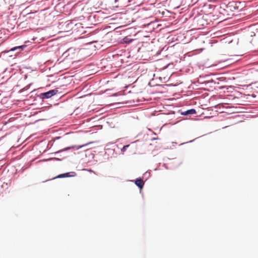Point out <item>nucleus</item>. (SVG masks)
<instances>
[{"mask_svg":"<svg viewBox=\"0 0 258 258\" xmlns=\"http://www.w3.org/2000/svg\"><path fill=\"white\" fill-rule=\"evenodd\" d=\"M58 92V90L56 89H53L50 90L47 92H45L43 93H41L40 96L41 97L44 99L46 98H49L51 97L54 96V95L56 94V93Z\"/></svg>","mask_w":258,"mask_h":258,"instance_id":"f257e3e1","label":"nucleus"},{"mask_svg":"<svg viewBox=\"0 0 258 258\" xmlns=\"http://www.w3.org/2000/svg\"><path fill=\"white\" fill-rule=\"evenodd\" d=\"M91 143H88V144H84V145H80V146H70V147H67L66 148H64V149H63L62 151H67V150H70V149H73V150H79V149L90 144Z\"/></svg>","mask_w":258,"mask_h":258,"instance_id":"f03ea898","label":"nucleus"},{"mask_svg":"<svg viewBox=\"0 0 258 258\" xmlns=\"http://www.w3.org/2000/svg\"><path fill=\"white\" fill-rule=\"evenodd\" d=\"M135 183L140 188H142L144 184V182L141 178H137L135 181Z\"/></svg>","mask_w":258,"mask_h":258,"instance_id":"7ed1b4c3","label":"nucleus"},{"mask_svg":"<svg viewBox=\"0 0 258 258\" xmlns=\"http://www.w3.org/2000/svg\"><path fill=\"white\" fill-rule=\"evenodd\" d=\"M196 113V110L194 109H191L189 110H187L186 111L182 112V114L183 115H188V114H194Z\"/></svg>","mask_w":258,"mask_h":258,"instance_id":"20e7f679","label":"nucleus"},{"mask_svg":"<svg viewBox=\"0 0 258 258\" xmlns=\"http://www.w3.org/2000/svg\"><path fill=\"white\" fill-rule=\"evenodd\" d=\"M69 173H67L64 174H61L58 175L56 177L57 178H62V177H66L69 176Z\"/></svg>","mask_w":258,"mask_h":258,"instance_id":"39448f33","label":"nucleus"},{"mask_svg":"<svg viewBox=\"0 0 258 258\" xmlns=\"http://www.w3.org/2000/svg\"><path fill=\"white\" fill-rule=\"evenodd\" d=\"M24 46H25L24 45H23V46H18V47H16L12 48L11 50L14 51L15 50H16L17 48H23Z\"/></svg>","mask_w":258,"mask_h":258,"instance_id":"423d86ee","label":"nucleus"},{"mask_svg":"<svg viewBox=\"0 0 258 258\" xmlns=\"http://www.w3.org/2000/svg\"><path fill=\"white\" fill-rule=\"evenodd\" d=\"M129 147V145L124 146L123 148L122 149V151H124L127 148Z\"/></svg>","mask_w":258,"mask_h":258,"instance_id":"0eeeda50","label":"nucleus"}]
</instances>
